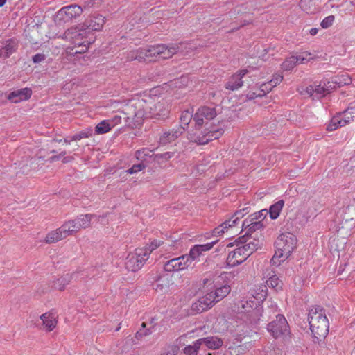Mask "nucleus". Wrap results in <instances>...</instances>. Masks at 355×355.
Masks as SVG:
<instances>
[{
	"instance_id": "obj_58",
	"label": "nucleus",
	"mask_w": 355,
	"mask_h": 355,
	"mask_svg": "<svg viewBox=\"0 0 355 355\" xmlns=\"http://www.w3.org/2000/svg\"><path fill=\"white\" fill-rule=\"evenodd\" d=\"M263 355H282V352L279 349H269Z\"/></svg>"
},
{
	"instance_id": "obj_57",
	"label": "nucleus",
	"mask_w": 355,
	"mask_h": 355,
	"mask_svg": "<svg viewBox=\"0 0 355 355\" xmlns=\"http://www.w3.org/2000/svg\"><path fill=\"white\" fill-rule=\"evenodd\" d=\"M46 55L43 53H37L33 56L32 60L34 63H40L44 60Z\"/></svg>"
},
{
	"instance_id": "obj_11",
	"label": "nucleus",
	"mask_w": 355,
	"mask_h": 355,
	"mask_svg": "<svg viewBox=\"0 0 355 355\" xmlns=\"http://www.w3.org/2000/svg\"><path fill=\"white\" fill-rule=\"evenodd\" d=\"M243 228H245V233L242 236L239 237L236 241L239 243H244L248 241V237L256 232L257 230H261L263 227V224L261 220H252L247 218L243 220L242 224Z\"/></svg>"
},
{
	"instance_id": "obj_36",
	"label": "nucleus",
	"mask_w": 355,
	"mask_h": 355,
	"mask_svg": "<svg viewBox=\"0 0 355 355\" xmlns=\"http://www.w3.org/2000/svg\"><path fill=\"white\" fill-rule=\"evenodd\" d=\"M261 316L263 315H261V308L259 304L247 313L248 319L252 324H257L260 320Z\"/></svg>"
},
{
	"instance_id": "obj_61",
	"label": "nucleus",
	"mask_w": 355,
	"mask_h": 355,
	"mask_svg": "<svg viewBox=\"0 0 355 355\" xmlns=\"http://www.w3.org/2000/svg\"><path fill=\"white\" fill-rule=\"evenodd\" d=\"M224 228H223L220 225L216 227L213 230L212 234L215 236H218L224 233Z\"/></svg>"
},
{
	"instance_id": "obj_8",
	"label": "nucleus",
	"mask_w": 355,
	"mask_h": 355,
	"mask_svg": "<svg viewBox=\"0 0 355 355\" xmlns=\"http://www.w3.org/2000/svg\"><path fill=\"white\" fill-rule=\"evenodd\" d=\"M349 114H355V108H347L343 113H338L334 116L327 126L328 131H333L338 128L343 127L353 121L355 116L349 117Z\"/></svg>"
},
{
	"instance_id": "obj_32",
	"label": "nucleus",
	"mask_w": 355,
	"mask_h": 355,
	"mask_svg": "<svg viewBox=\"0 0 355 355\" xmlns=\"http://www.w3.org/2000/svg\"><path fill=\"white\" fill-rule=\"evenodd\" d=\"M65 239L60 227L54 231L49 232L45 237L46 243H53Z\"/></svg>"
},
{
	"instance_id": "obj_25",
	"label": "nucleus",
	"mask_w": 355,
	"mask_h": 355,
	"mask_svg": "<svg viewBox=\"0 0 355 355\" xmlns=\"http://www.w3.org/2000/svg\"><path fill=\"white\" fill-rule=\"evenodd\" d=\"M198 340L200 343V345L205 344L208 348L211 349H219L223 344L220 338L214 336L200 338Z\"/></svg>"
},
{
	"instance_id": "obj_41",
	"label": "nucleus",
	"mask_w": 355,
	"mask_h": 355,
	"mask_svg": "<svg viewBox=\"0 0 355 355\" xmlns=\"http://www.w3.org/2000/svg\"><path fill=\"white\" fill-rule=\"evenodd\" d=\"M192 118L193 119V116L189 110L182 112L180 118V125L178 127H183L184 132Z\"/></svg>"
},
{
	"instance_id": "obj_38",
	"label": "nucleus",
	"mask_w": 355,
	"mask_h": 355,
	"mask_svg": "<svg viewBox=\"0 0 355 355\" xmlns=\"http://www.w3.org/2000/svg\"><path fill=\"white\" fill-rule=\"evenodd\" d=\"M71 278V275L66 274L65 275L57 279L56 281L54 282L53 286L60 291H62L64 289L66 286L70 283Z\"/></svg>"
},
{
	"instance_id": "obj_48",
	"label": "nucleus",
	"mask_w": 355,
	"mask_h": 355,
	"mask_svg": "<svg viewBox=\"0 0 355 355\" xmlns=\"http://www.w3.org/2000/svg\"><path fill=\"white\" fill-rule=\"evenodd\" d=\"M92 135V128H87L85 130H83L74 135L71 136V140L74 141H79L84 138H88Z\"/></svg>"
},
{
	"instance_id": "obj_14",
	"label": "nucleus",
	"mask_w": 355,
	"mask_h": 355,
	"mask_svg": "<svg viewBox=\"0 0 355 355\" xmlns=\"http://www.w3.org/2000/svg\"><path fill=\"white\" fill-rule=\"evenodd\" d=\"M248 73V69H241L238 71L236 73L233 74L230 78L228 81L225 83V87L227 89H230L232 91H234L239 89L243 85V81L242 80V78Z\"/></svg>"
},
{
	"instance_id": "obj_21",
	"label": "nucleus",
	"mask_w": 355,
	"mask_h": 355,
	"mask_svg": "<svg viewBox=\"0 0 355 355\" xmlns=\"http://www.w3.org/2000/svg\"><path fill=\"white\" fill-rule=\"evenodd\" d=\"M273 86L270 85V82L261 84L255 92L250 91L247 94V98L250 100L254 99L257 97H262L270 92Z\"/></svg>"
},
{
	"instance_id": "obj_19",
	"label": "nucleus",
	"mask_w": 355,
	"mask_h": 355,
	"mask_svg": "<svg viewBox=\"0 0 355 355\" xmlns=\"http://www.w3.org/2000/svg\"><path fill=\"white\" fill-rule=\"evenodd\" d=\"M215 299L212 292L207 293L198 300L196 305L198 310L202 312L210 309L216 303Z\"/></svg>"
},
{
	"instance_id": "obj_39",
	"label": "nucleus",
	"mask_w": 355,
	"mask_h": 355,
	"mask_svg": "<svg viewBox=\"0 0 355 355\" xmlns=\"http://www.w3.org/2000/svg\"><path fill=\"white\" fill-rule=\"evenodd\" d=\"M230 286L224 285L216 288L214 292H212L216 302L226 297L230 293Z\"/></svg>"
},
{
	"instance_id": "obj_56",
	"label": "nucleus",
	"mask_w": 355,
	"mask_h": 355,
	"mask_svg": "<svg viewBox=\"0 0 355 355\" xmlns=\"http://www.w3.org/2000/svg\"><path fill=\"white\" fill-rule=\"evenodd\" d=\"M283 80V76L280 74L274 75L272 80H270V85L275 87L277 85L279 84Z\"/></svg>"
},
{
	"instance_id": "obj_27",
	"label": "nucleus",
	"mask_w": 355,
	"mask_h": 355,
	"mask_svg": "<svg viewBox=\"0 0 355 355\" xmlns=\"http://www.w3.org/2000/svg\"><path fill=\"white\" fill-rule=\"evenodd\" d=\"M252 295L259 304V303L263 302L267 297V286L260 284L256 286V288L252 291Z\"/></svg>"
},
{
	"instance_id": "obj_46",
	"label": "nucleus",
	"mask_w": 355,
	"mask_h": 355,
	"mask_svg": "<svg viewBox=\"0 0 355 355\" xmlns=\"http://www.w3.org/2000/svg\"><path fill=\"white\" fill-rule=\"evenodd\" d=\"M174 155V152H166L164 153L155 154L153 156V162L157 164H162L163 161H167Z\"/></svg>"
},
{
	"instance_id": "obj_15",
	"label": "nucleus",
	"mask_w": 355,
	"mask_h": 355,
	"mask_svg": "<svg viewBox=\"0 0 355 355\" xmlns=\"http://www.w3.org/2000/svg\"><path fill=\"white\" fill-rule=\"evenodd\" d=\"M105 23V18L101 15L90 16L82 24L86 31H101Z\"/></svg>"
},
{
	"instance_id": "obj_45",
	"label": "nucleus",
	"mask_w": 355,
	"mask_h": 355,
	"mask_svg": "<svg viewBox=\"0 0 355 355\" xmlns=\"http://www.w3.org/2000/svg\"><path fill=\"white\" fill-rule=\"evenodd\" d=\"M241 312L247 314L254 307L258 305V302L255 300H245L241 301Z\"/></svg>"
},
{
	"instance_id": "obj_42",
	"label": "nucleus",
	"mask_w": 355,
	"mask_h": 355,
	"mask_svg": "<svg viewBox=\"0 0 355 355\" xmlns=\"http://www.w3.org/2000/svg\"><path fill=\"white\" fill-rule=\"evenodd\" d=\"M111 128V123L107 120H103L96 125L95 131L97 134L101 135L108 132Z\"/></svg>"
},
{
	"instance_id": "obj_52",
	"label": "nucleus",
	"mask_w": 355,
	"mask_h": 355,
	"mask_svg": "<svg viewBox=\"0 0 355 355\" xmlns=\"http://www.w3.org/2000/svg\"><path fill=\"white\" fill-rule=\"evenodd\" d=\"M335 17L334 15H329L326 17L320 23V26L322 28H328L332 26L334 21Z\"/></svg>"
},
{
	"instance_id": "obj_29",
	"label": "nucleus",
	"mask_w": 355,
	"mask_h": 355,
	"mask_svg": "<svg viewBox=\"0 0 355 355\" xmlns=\"http://www.w3.org/2000/svg\"><path fill=\"white\" fill-rule=\"evenodd\" d=\"M169 277L168 275L159 277L156 282L155 291L159 293H166L168 291L170 286Z\"/></svg>"
},
{
	"instance_id": "obj_12",
	"label": "nucleus",
	"mask_w": 355,
	"mask_h": 355,
	"mask_svg": "<svg viewBox=\"0 0 355 355\" xmlns=\"http://www.w3.org/2000/svg\"><path fill=\"white\" fill-rule=\"evenodd\" d=\"M238 247L229 252L227 258V264L230 267L236 266L243 261H245L248 256L245 252V249L241 245H237Z\"/></svg>"
},
{
	"instance_id": "obj_7",
	"label": "nucleus",
	"mask_w": 355,
	"mask_h": 355,
	"mask_svg": "<svg viewBox=\"0 0 355 355\" xmlns=\"http://www.w3.org/2000/svg\"><path fill=\"white\" fill-rule=\"evenodd\" d=\"M276 318L268 324L267 329L270 334L277 338L289 333V327L285 317L282 314H276Z\"/></svg>"
},
{
	"instance_id": "obj_17",
	"label": "nucleus",
	"mask_w": 355,
	"mask_h": 355,
	"mask_svg": "<svg viewBox=\"0 0 355 355\" xmlns=\"http://www.w3.org/2000/svg\"><path fill=\"white\" fill-rule=\"evenodd\" d=\"M31 95L32 90L30 88L25 87L11 92L8 95L7 98L12 103H17L29 99Z\"/></svg>"
},
{
	"instance_id": "obj_18",
	"label": "nucleus",
	"mask_w": 355,
	"mask_h": 355,
	"mask_svg": "<svg viewBox=\"0 0 355 355\" xmlns=\"http://www.w3.org/2000/svg\"><path fill=\"white\" fill-rule=\"evenodd\" d=\"M184 132L183 127H177L171 130L164 132L159 138V142L162 144H167L175 141Z\"/></svg>"
},
{
	"instance_id": "obj_34",
	"label": "nucleus",
	"mask_w": 355,
	"mask_h": 355,
	"mask_svg": "<svg viewBox=\"0 0 355 355\" xmlns=\"http://www.w3.org/2000/svg\"><path fill=\"white\" fill-rule=\"evenodd\" d=\"M93 217L94 215L92 214L80 215L78 218L73 219V221L76 223V225L80 230L86 229L90 226L91 220Z\"/></svg>"
},
{
	"instance_id": "obj_22",
	"label": "nucleus",
	"mask_w": 355,
	"mask_h": 355,
	"mask_svg": "<svg viewBox=\"0 0 355 355\" xmlns=\"http://www.w3.org/2000/svg\"><path fill=\"white\" fill-rule=\"evenodd\" d=\"M235 243H236V245H241L242 248L245 250V252L248 257L258 249L260 244L259 240L252 237H248L246 243H241L238 242L236 240L235 241Z\"/></svg>"
},
{
	"instance_id": "obj_5",
	"label": "nucleus",
	"mask_w": 355,
	"mask_h": 355,
	"mask_svg": "<svg viewBox=\"0 0 355 355\" xmlns=\"http://www.w3.org/2000/svg\"><path fill=\"white\" fill-rule=\"evenodd\" d=\"M180 46L177 44L166 46L165 44H157L148 46L146 48L148 60L151 61L154 58L168 59L171 58L178 51Z\"/></svg>"
},
{
	"instance_id": "obj_55",
	"label": "nucleus",
	"mask_w": 355,
	"mask_h": 355,
	"mask_svg": "<svg viewBox=\"0 0 355 355\" xmlns=\"http://www.w3.org/2000/svg\"><path fill=\"white\" fill-rule=\"evenodd\" d=\"M268 213L267 210L266 209H263L259 212H256L254 213V214H252L250 216V221L252 220H257L259 219H261V218H263L266 214Z\"/></svg>"
},
{
	"instance_id": "obj_35",
	"label": "nucleus",
	"mask_w": 355,
	"mask_h": 355,
	"mask_svg": "<svg viewBox=\"0 0 355 355\" xmlns=\"http://www.w3.org/2000/svg\"><path fill=\"white\" fill-rule=\"evenodd\" d=\"M126 105H124L123 109L121 110H117L116 112L115 115L111 119V125L112 127L115 126L116 125L121 123L122 117L124 119L125 122H128L129 120L135 121L137 122V119L128 118V115L123 113L124 110V107Z\"/></svg>"
},
{
	"instance_id": "obj_62",
	"label": "nucleus",
	"mask_w": 355,
	"mask_h": 355,
	"mask_svg": "<svg viewBox=\"0 0 355 355\" xmlns=\"http://www.w3.org/2000/svg\"><path fill=\"white\" fill-rule=\"evenodd\" d=\"M178 350L179 348L177 345H173L170 347L166 355H176L178 352Z\"/></svg>"
},
{
	"instance_id": "obj_1",
	"label": "nucleus",
	"mask_w": 355,
	"mask_h": 355,
	"mask_svg": "<svg viewBox=\"0 0 355 355\" xmlns=\"http://www.w3.org/2000/svg\"><path fill=\"white\" fill-rule=\"evenodd\" d=\"M216 115L217 112L214 107L202 106L198 108L193 115L195 131L189 132L188 139L203 145L220 138L223 135L224 130L211 122Z\"/></svg>"
},
{
	"instance_id": "obj_3",
	"label": "nucleus",
	"mask_w": 355,
	"mask_h": 355,
	"mask_svg": "<svg viewBox=\"0 0 355 355\" xmlns=\"http://www.w3.org/2000/svg\"><path fill=\"white\" fill-rule=\"evenodd\" d=\"M308 320L313 342L320 343L327 336L329 328L324 309L320 306H312L309 311Z\"/></svg>"
},
{
	"instance_id": "obj_10",
	"label": "nucleus",
	"mask_w": 355,
	"mask_h": 355,
	"mask_svg": "<svg viewBox=\"0 0 355 355\" xmlns=\"http://www.w3.org/2000/svg\"><path fill=\"white\" fill-rule=\"evenodd\" d=\"M190 259L186 254L182 255L178 258L172 259L164 264V270L167 272H177L183 270L189 267L193 268L191 265Z\"/></svg>"
},
{
	"instance_id": "obj_13",
	"label": "nucleus",
	"mask_w": 355,
	"mask_h": 355,
	"mask_svg": "<svg viewBox=\"0 0 355 355\" xmlns=\"http://www.w3.org/2000/svg\"><path fill=\"white\" fill-rule=\"evenodd\" d=\"M216 242L217 241H215L203 245H195L191 248L189 253L186 256L190 259L192 267L194 266V261L198 259L202 253L211 250Z\"/></svg>"
},
{
	"instance_id": "obj_64",
	"label": "nucleus",
	"mask_w": 355,
	"mask_h": 355,
	"mask_svg": "<svg viewBox=\"0 0 355 355\" xmlns=\"http://www.w3.org/2000/svg\"><path fill=\"white\" fill-rule=\"evenodd\" d=\"M231 219H229L228 220H225L224 223H223L220 226L224 228V230L227 229L228 227H232V225H230Z\"/></svg>"
},
{
	"instance_id": "obj_23",
	"label": "nucleus",
	"mask_w": 355,
	"mask_h": 355,
	"mask_svg": "<svg viewBox=\"0 0 355 355\" xmlns=\"http://www.w3.org/2000/svg\"><path fill=\"white\" fill-rule=\"evenodd\" d=\"M42 324L46 331H52L57 324V320L55 314L51 313H45L40 316Z\"/></svg>"
},
{
	"instance_id": "obj_59",
	"label": "nucleus",
	"mask_w": 355,
	"mask_h": 355,
	"mask_svg": "<svg viewBox=\"0 0 355 355\" xmlns=\"http://www.w3.org/2000/svg\"><path fill=\"white\" fill-rule=\"evenodd\" d=\"M73 46H79L80 45L83 44H89L90 42L86 39V37L83 40H78L73 42H71Z\"/></svg>"
},
{
	"instance_id": "obj_63",
	"label": "nucleus",
	"mask_w": 355,
	"mask_h": 355,
	"mask_svg": "<svg viewBox=\"0 0 355 355\" xmlns=\"http://www.w3.org/2000/svg\"><path fill=\"white\" fill-rule=\"evenodd\" d=\"M55 141H58L59 143H61V142H64V144H70L71 141H73L74 140H71V136H69L66 138H64L63 140L62 139H59V140H54Z\"/></svg>"
},
{
	"instance_id": "obj_47",
	"label": "nucleus",
	"mask_w": 355,
	"mask_h": 355,
	"mask_svg": "<svg viewBox=\"0 0 355 355\" xmlns=\"http://www.w3.org/2000/svg\"><path fill=\"white\" fill-rule=\"evenodd\" d=\"M297 64V60L294 58V55L286 58L282 64V69L284 71L292 70Z\"/></svg>"
},
{
	"instance_id": "obj_24",
	"label": "nucleus",
	"mask_w": 355,
	"mask_h": 355,
	"mask_svg": "<svg viewBox=\"0 0 355 355\" xmlns=\"http://www.w3.org/2000/svg\"><path fill=\"white\" fill-rule=\"evenodd\" d=\"M155 154L152 150L148 148H142L138 150L135 153V157L137 160L140 161V163H144L147 165L148 163L153 162V156Z\"/></svg>"
},
{
	"instance_id": "obj_26",
	"label": "nucleus",
	"mask_w": 355,
	"mask_h": 355,
	"mask_svg": "<svg viewBox=\"0 0 355 355\" xmlns=\"http://www.w3.org/2000/svg\"><path fill=\"white\" fill-rule=\"evenodd\" d=\"M61 230L62 231V234L64 236V238H67L69 236L73 235L80 230L78 228L76 223L73 221V220H70L66 221L61 227Z\"/></svg>"
},
{
	"instance_id": "obj_54",
	"label": "nucleus",
	"mask_w": 355,
	"mask_h": 355,
	"mask_svg": "<svg viewBox=\"0 0 355 355\" xmlns=\"http://www.w3.org/2000/svg\"><path fill=\"white\" fill-rule=\"evenodd\" d=\"M163 243L161 241L153 240L148 246H146L144 248H141V249L147 250L149 252V255L150 253L155 249H157L159 246H160Z\"/></svg>"
},
{
	"instance_id": "obj_43",
	"label": "nucleus",
	"mask_w": 355,
	"mask_h": 355,
	"mask_svg": "<svg viewBox=\"0 0 355 355\" xmlns=\"http://www.w3.org/2000/svg\"><path fill=\"white\" fill-rule=\"evenodd\" d=\"M323 84L324 85H322L321 83L319 85L315 83L314 98H320L324 96L325 94L329 93V87L327 86L326 83L324 82Z\"/></svg>"
},
{
	"instance_id": "obj_44",
	"label": "nucleus",
	"mask_w": 355,
	"mask_h": 355,
	"mask_svg": "<svg viewBox=\"0 0 355 355\" xmlns=\"http://www.w3.org/2000/svg\"><path fill=\"white\" fill-rule=\"evenodd\" d=\"M200 343L198 340L193 343L192 345H187L184 349L185 355H197L200 348Z\"/></svg>"
},
{
	"instance_id": "obj_6",
	"label": "nucleus",
	"mask_w": 355,
	"mask_h": 355,
	"mask_svg": "<svg viewBox=\"0 0 355 355\" xmlns=\"http://www.w3.org/2000/svg\"><path fill=\"white\" fill-rule=\"evenodd\" d=\"M149 258V252L145 249L137 248L130 253L125 261V267L129 271L136 272L140 270Z\"/></svg>"
},
{
	"instance_id": "obj_33",
	"label": "nucleus",
	"mask_w": 355,
	"mask_h": 355,
	"mask_svg": "<svg viewBox=\"0 0 355 355\" xmlns=\"http://www.w3.org/2000/svg\"><path fill=\"white\" fill-rule=\"evenodd\" d=\"M146 48L139 49L132 51L128 53V58L130 60H137L139 62H144L148 60Z\"/></svg>"
},
{
	"instance_id": "obj_60",
	"label": "nucleus",
	"mask_w": 355,
	"mask_h": 355,
	"mask_svg": "<svg viewBox=\"0 0 355 355\" xmlns=\"http://www.w3.org/2000/svg\"><path fill=\"white\" fill-rule=\"evenodd\" d=\"M294 58L297 60V64H303L311 60V58H307L304 55H294Z\"/></svg>"
},
{
	"instance_id": "obj_53",
	"label": "nucleus",
	"mask_w": 355,
	"mask_h": 355,
	"mask_svg": "<svg viewBox=\"0 0 355 355\" xmlns=\"http://www.w3.org/2000/svg\"><path fill=\"white\" fill-rule=\"evenodd\" d=\"M147 167V165L144 163H139L138 164H134L130 168L126 171L127 173L130 174H133L137 172L141 171Z\"/></svg>"
},
{
	"instance_id": "obj_2",
	"label": "nucleus",
	"mask_w": 355,
	"mask_h": 355,
	"mask_svg": "<svg viewBox=\"0 0 355 355\" xmlns=\"http://www.w3.org/2000/svg\"><path fill=\"white\" fill-rule=\"evenodd\" d=\"M168 108L165 101H157L150 96H144L130 100L125 106L123 113L128 118L137 119L139 123L144 116L156 119L166 118L168 114Z\"/></svg>"
},
{
	"instance_id": "obj_51",
	"label": "nucleus",
	"mask_w": 355,
	"mask_h": 355,
	"mask_svg": "<svg viewBox=\"0 0 355 355\" xmlns=\"http://www.w3.org/2000/svg\"><path fill=\"white\" fill-rule=\"evenodd\" d=\"M248 208L246 207L236 211L234 215L232 216V218H235L232 220V224H236L237 220H239L240 218H243L245 214H247L248 213Z\"/></svg>"
},
{
	"instance_id": "obj_49",
	"label": "nucleus",
	"mask_w": 355,
	"mask_h": 355,
	"mask_svg": "<svg viewBox=\"0 0 355 355\" xmlns=\"http://www.w3.org/2000/svg\"><path fill=\"white\" fill-rule=\"evenodd\" d=\"M315 85V83H314L313 85H310L307 86L306 88L302 87L301 90L298 89V91L302 95H306L309 97H313V98L314 99Z\"/></svg>"
},
{
	"instance_id": "obj_31",
	"label": "nucleus",
	"mask_w": 355,
	"mask_h": 355,
	"mask_svg": "<svg viewBox=\"0 0 355 355\" xmlns=\"http://www.w3.org/2000/svg\"><path fill=\"white\" fill-rule=\"evenodd\" d=\"M150 327L149 328L146 327V323L143 322L141 324V328L136 333L135 337L137 339L140 340L143 337L150 335L153 333V329L155 326V319L154 318H152L150 319Z\"/></svg>"
},
{
	"instance_id": "obj_40",
	"label": "nucleus",
	"mask_w": 355,
	"mask_h": 355,
	"mask_svg": "<svg viewBox=\"0 0 355 355\" xmlns=\"http://www.w3.org/2000/svg\"><path fill=\"white\" fill-rule=\"evenodd\" d=\"M266 286L276 291L281 290L283 283L275 275H271L266 282Z\"/></svg>"
},
{
	"instance_id": "obj_28",
	"label": "nucleus",
	"mask_w": 355,
	"mask_h": 355,
	"mask_svg": "<svg viewBox=\"0 0 355 355\" xmlns=\"http://www.w3.org/2000/svg\"><path fill=\"white\" fill-rule=\"evenodd\" d=\"M299 6L302 10L308 14H313L319 10L315 0H300Z\"/></svg>"
},
{
	"instance_id": "obj_4",
	"label": "nucleus",
	"mask_w": 355,
	"mask_h": 355,
	"mask_svg": "<svg viewBox=\"0 0 355 355\" xmlns=\"http://www.w3.org/2000/svg\"><path fill=\"white\" fill-rule=\"evenodd\" d=\"M275 243L276 251L270 262L272 265L279 266L291 255L295 248L297 239L290 232L283 233L277 237Z\"/></svg>"
},
{
	"instance_id": "obj_20",
	"label": "nucleus",
	"mask_w": 355,
	"mask_h": 355,
	"mask_svg": "<svg viewBox=\"0 0 355 355\" xmlns=\"http://www.w3.org/2000/svg\"><path fill=\"white\" fill-rule=\"evenodd\" d=\"M18 47L17 42L14 39L7 40L0 47V58H7L10 56Z\"/></svg>"
},
{
	"instance_id": "obj_30",
	"label": "nucleus",
	"mask_w": 355,
	"mask_h": 355,
	"mask_svg": "<svg viewBox=\"0 0 355 355\" xmlns=\"http://www.w3.org/2000/svg\"><path fill=\"white\" fill-rule=\"evenodd\" d=\"M351 82V78L345 73L332 77L331 81H328L327 84L333 83V88H335L336 87H340L343 85H349Z\"/></svg>"
},
{
	"instance_id": "obj_37",
	"label": "nucleus",
	"mask_w": 355,
	"mask_h": 355,
	"mask_svg": "<svg viewBox=\"0 0 355 355\" xmlns=\"http://www.w3.org/2000/svg\"><path fill=\"white\" fill-rule=\"evenodd\" d=\"M284 205V201L283 200H280L270 206L269 214L271 219L275 220L278 218Z\"/></svg>"
},
{
	"instance_id": "obj_16",
	"label": "nucleus",
	"mask_w": 355,
	"mask_h": 355,
	"mask_svg": "<svg viewBox=\"0 0 355 355\" xmlns=\"http://www.w3.org/2000/svg\"><path fill=\"white\" fill-rule=\"evenodd\" d=\"M87 31L85 26L80 24L76 26H73L67 29L64 32V37L66 39L73 42L78 40H83L86 37Z\"/></svg>"
},
{
	"instance_id": "obj_9",
	"label": "nucleus",
	"mask_w": 355,
	"mask_h": 355,
	"mask_svg": "<svg viewBox=\"0 0 355 355\" xmlns=\"http://www.w3.org/2000/svg\"><path fill=\"white\" fill-rule=\"evenodd\" d=\"M83 9L80 6L71 4L60 9L56 14V20L59 21H69L73 18L80 16Z\"/></svg>"
},
{
	"instance_id": "obj_50",
	"label": "nucleus",
	"mask_w": 355,
	"mask_h": 355,
	"mask_svg": "<svg viewBox=\"0 0 355 355\" xmlns=\"http://www.w3.org/2000/svg\"><path fill=\"white\" fill-rule=\"evenodd\" d=\"M89 44H83V45H80L79 46H71L70 47L69 49V53L71 54V55H75V54H78V53H85L87 49H88V46H89Z\"/></svg>"
}]
</instances>
